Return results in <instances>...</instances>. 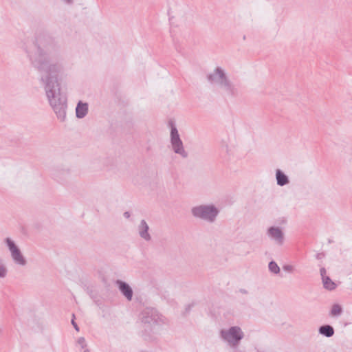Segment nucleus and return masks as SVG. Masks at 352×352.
<instances>
[{"label":"nucleus","instance_id":"nucleus-1","mask_svg":"<svg viewBox=\"0 0 352 352\" xmlns=\"http://www.w3.org/2000/svg\"><path fill=\"white\" fill-rule=\"evenodd\" d=\"M50 38L44 35L38 36L35 41L28 42L25 47L31 65L40 74L39 82L43 87L47 101L58 120L65 122L67 109V99L61 92L58 75L63 72V61L50 56L47 45Z\"/></svg>","mask_w":352,"mask_h":352},{"label":"nucleus","instance_id":"nucleus-2","mask_svg":"<svg viewBox=\"0 0 352 352\" xmlns=\"http://www.w3.org/2000/svg\"><path fill=\"white\" fill-rule=\"evenodd\" d=\"M136 324L139 336L143 340L151 342L157 340L167 320L157 309L147 307L141 311Z\"/></svg>","mask_w":352,"mask_h":352},{"label":"nucleus","instance_id":"nucleus-3","mask_svg":"<svg viewBox=\"0 0 352 352\" xmlns=\"http://www.w3.org/2000/svg\"><path fill=\"white\" fill-rule=\"evenodd\" d=\"M208 82L213 87L220 89L227 96L236 97L239 90L234 83L229 78L226 71L220 67H216L206 76Z\"/></svg>","mask_w":352,"mask_h":352},{"label":"nucleus","instance_id":"nucleus-4","mask_svg":"<svg viewBox=\"0 0 352 352\" xmlns=\"http://www.w3.org/2000/svg\"><path fill=\"white\" fill-rule=\"evenodd\" d=\"M191 213L195 218L212 223L216 221L219 210L213 204H201L192 207Z\"/></svg>","mask_w":352,"mask_h":352},{"label":"nucleus","instance_id":"nucleus-5","mask_svg":"<svg viewBox=\"0 0 352 352\" xmlns=\"http://www.w3.org/2000/svg\"><path fill=\"white\" fill-rule=\"evenodd\" d=\"M220 337L232 349L238 348V346L244 337V333L238 326H233L228 329H221Z\"/></svg>","mask_w":352,"mask_h":352},{"label":"nucleus","instance_id":"nucleus-6","mask_svg":"<svg viewBox=\"0 0 352 352\" xmlns=\"http://www.w3.org/2000/svg\"><path fill=\"white\" fill-rule=\"evenodd\" d=\"M170 144L172 149L175 153L179 155L184 159L188 157V153L185 150L183 142L178 133V130L173 124H171L170 129Z\"/></svg>","mask_w":352,"mask_h":352},{"label":"nucleus","instance_id":"nucleus-7","mask_svg":"<svg viewBox=\"0 0 352 352\" xmlns=\"http://www.w3.org/2000/svg\"><path fill=\"white\" fill-rule=\"evenodd\" d=\"M5 243L10 252L13 261L17 265L25 266L27 264V261L14 241L8 237L5 239Z\"/></svg>","mask_w":352,"mask_h":352},{"label":"nucleus","instance_id":"nucleus-8","mask_svg":"<svg viewBox=\"0 0 352 352\" xmlns=\"http://www.w3.org/2000/svg\"><path fill=\"white\" fill-rule=\"evenodd\" d=\"M268 238L278 245H282L285 240V234L282 229L277 226H271L267 231Z\"/></svg>","mask_w":352,"mask_h":352},{"label":"nucleus","instance_id":"nucleus-9","mask_svg":"<svg viewBox=\"0 0 352 352\" xmlns=\"http://www.w3.org/2000/svg\"><path fill=\"white\" fill-rule=\"evenodd\" d=\"M116 285L122 295H124L128 300H131L133 292L131 286L121 280H118L116 281Z\"/></svg>","mask_w":352,"mask_h":352},{"label":"nucleus","instance_id":"nucleus-10","mask_svg":"<svg viewBox=\"0 0 352 352\" xmlns=\"http://www.w3.org/2000/svg\"><path fill=\"white\" fill-rule=\"evenodd\" d=\"M149 226L146 221L144 219L141 220L140 224L138 226V232L139 236L146 241L151 240V236L148 232Z\"/></svg>","mask_w":352,"mask_h":352},{"label":"nucleus","instance_id":"nucleus-11","mask_svg":"<svg viewBox=\"0 0 352 352\" xmlns=\"http://www.w3.org/2000/svg\"><path fill=\"white\" fill-rule=\"evenodd\" d=\"M89 107L87 102L79 101L76 107V116L78 118L82 119L88 113Z\"/></svg>","mask_w":352,"mask_h":352},{"label":"nucleus","instance_id":"nucleus-12","mask_svg":"<svg viewBox=\"0 0 352 352\" xmlns=\"http://www.w3.org/2000/svg\"><path fill=\"white\" fill-rule=\"evenodd\" d=\"M276 183L280 186H283L289 183V177L280 169L276 170Z\"/></svg>","mask_w":352,"mask_h":352},{"label":"nucleus","instance_id":"nucleus-13","mask_svg":"<svg viewBox=\"0 0 352 352\" xmlns=\"http://www.w3.org/2000/svg\"><path fill=\"white\" fill-rule=\"evenodd\" d=\"M318 332L320 334L330 338L334 335L335 331L333 327L330 324H324L319 327Z\"/></svg>","mask_w":352,"mask_h":352},{"label":"nucleus","instance_id":"nucleus-14","mask_svg":"<svg viewBox=\"0 0 352 352\" xmlns=\"http://www.w3.org/2000/svg\"><path fill=\"white\" fill-rule=\"evenodd\" d=\"M322 283L325 289L333 290L336 288V283L327 276L322 278Z\"/></svg>","mask_w":352,"mask_h":352},{"label":"nucleus","instance_id":"nucleus-15","mask_svg":"<svg viewBox=\"0 0 352 352\" xmlns=\"http://www.w3.org/2000/svg\"><path fill=\"white\" fill-rule=\"evenodd\" d=\"M342 313V308L338 304H334L331 309L330 315L333 317H338Z\"/></svg>","mask_w":352,"mask_h":352},{"label":"nucleus","instance_id":"nucleus-16","mask_svg":"<svg viewBox=\"0 0 352 352\" xmlns=\"http://www.w3.org/2000/svg\"><path fill=\"white\" fill-rule=\"evenodd\" d=\"M268 269H269L270 272L274 274H279L280 270L279 266L274 261H272L269 263Z\"/></svg>","mask_w":352,"mask_h":352},{"label":"nucleus","instance_id":"nucleus-17","mask_svg":"<svg viewBox=\"0 0 352 352\" xmlns=\"http://www.w3.org/2000/svg\"><path fill=\"white\" fill-rule=\"evenodd\" d=\"M8 270L3 264V261L0 258V278H4L7 276Z\"/></svg>","mask_w":352,"mask_h":352},{"label":"nucleus","instance_id":"nucleus-18","mask_svg":"<svg viewBox=\"0 0 352 352\" xmlns=\"http://www.w3.org/2000/svg\"><path fill=\"white\" fill-rule=\"evenodd\" d=\"M283 270L287 272L292 273L294 270V267L292 265H285L283 266Z\"/></svg>","mask_w":352,"mask_h":352},{"label":"nucleus","instance_id":"nucleus-19","mask_svg":"<svg viewBox=\"0 0 352 352\" xmlns=\"http://www.w3.org/2000/svg\"><path fill=\"white\" fill-rule=\"evenodd\" d=\"M221 148L223 151H225L226 153L229 154L230 152V147L227 142H223L221 144Z\"/></svg>","mask_w":352,"mask_h":352},{"label":"nucleus","instance_id":"nucleus-20","mask_svg":"<svg viewBox=\"0 0 352 352\" xmlns=\"http://www.w3.org/2000/svg\"><path fill=\"white\" fill-rule=\"evenodd\" d=\"M77 342L82 349H85L87 346L85 339L83 337L79 338Z\"/></svg>","mask_w":352,"mask_h":352},{"label":"nucleus","instance_id":"nucleus-21","mask_svg":"<svg viewBox=\"0 0 352 352\" xmlns=\"http://www.w3.org/2000/svg\"><path fill=\"white\" fill-rule=\"evenodd\" d=\"M346 112L348 115L352 118V100L351 102L347 107Z\"/></svg>","mask_w":352,"mask_h":352},{"label":"nucleus","instance_id":"nucleus-22","mask_svg":"<svg viewBox=\"0 0 352 352\" xmlns=\"http://www.w3.org/2000/svg\"><path fill=\"white\" fill-rule=\"evenodd\" d=\"M320 275H321V276H322V278H324L325 276H327L326 275V274H327V271H326V270H325V268H324V267H322V268L320 269Z\"/></svg>","mask_w":352,"mask_h":352},{"label":"nucleus","instance_id":"nucleus-23","mask_svg":"<svg viewBox=\"0 0 352 352\" xmlns=\"http://www.w3.org/2000/svg\"><path fill=\"white\" fill-rule=\"evenodd\" d=\"M61 1L67 5H72L74 3V0H61Z\"/></svg>","mask_w":352,"mask_h":352},{"label":"nucleus","instance_id":"nucleus-24","mask_svg":"<svg viewBox=\"0 0 352 352\" xmlns=\"http://www.w3.org/2000/svg\"><path fill=\"white\" fill-rule=\"evenodd\" d=\"M72 324L74 326V327L75 328V329L78 331H79V328H78L77 324L74 322V320H72Z\"/></svg>","mask_w":352,"mask_h":352},{"label":"nucleus","instance_id":"nucleus-25","mask_svg":"<svg viewBox=\"0 0 352 352\" xmlns=\"http://www.w3.org/2000/svg\"><path fill=\"white\" fill-rule=\"evenodd\" d=\"M124 217L126 219H129L130 217V212L126 211V212H124V214H123Z\"/></svg>","mask_w":352,"mask_h":352},{"label":"nucleus","instance_id":"nucleus-26","mask_svg":"<svg viewBox=\"0 0 352 352\" xmlns=\"http://www.w3.org/2000/svg\"><path fill=\"white\" fill-rule=\"evenodd\" d=\"M232 352H244L243 351L239 349V348H236L233 349Z\"/></svg>","mask_w":352,"mask_h":352},{"label":"nucleus","instance_id":"nucleus-27","mask_svg":"<svg viewBox=\"0 0 352 352\" xmlns=\"http://www.w3.org/2000/svg\"><path fill=\"white\" fill-rule=\"evenodd\" d=\"M83 352H89L88 349H85Z\"/></svg>","mask_w":352,"mask_h":352}]
</instances>
